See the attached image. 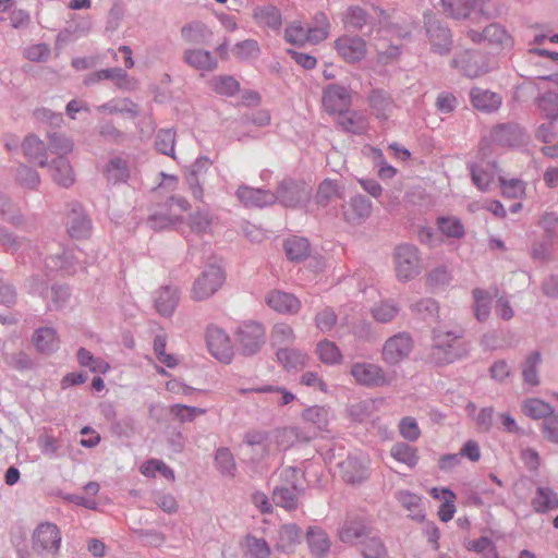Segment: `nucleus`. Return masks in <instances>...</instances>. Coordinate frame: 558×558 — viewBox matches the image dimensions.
<instances>
[{
    "instance_id": "nucleus-31",
    "label": "nucleus",
    "mask_w": 558,
    "mask_h": 558,
    "mask_svg": "<svg viewBox=\"0 0 558 558\" xmlns=\"http://www.w3.org/2000/svg\"><path fill=\"white\" fill-rule=\"evenodd\" d=\"M303 492V487L275 486L271 499L276 506L293 511L298 509L299 498Z\"/></svg>"
},
{
    "instance_id": "nucleus-34",
    "label": "nucleus",
    "mask_w": 558,
    "mask_h": 558,
    "mask_svg": "<svg viewBox=\"0 0 558 558\" xmlns=\"http://www.w3.org/2000/svg\"><path fill=\"white\" fill-rule=\"evenodd\" d=\"M542 355L538 351H533L525 356L521 364L523 383L530 387H537L541 384L539 366Z\"/></svg>"
},
{
    "instance_id": "nucleus-24",
    "label": "nucleus",
    "mask_w": 558,
    "mask_h": 558,
    "mask_svg": "<svg viewBox=\"0 0 558 558\" xmlns=\"http://www.w3.org/2000/svg\"><path fill=\"white\" fill-rule=\"evenodd\" d=\"M93 28L90 16H81L78 14L70 15L68 26L61 29L57 36L58 41H68L72 38L87 36Z\"/></svg>"
},
{
    "instance_id": "nucleus-28",
    "label": "nucleus",
    "mask_w": 558,
    "mask_h": 558,
    "mask_svg": "<svg viewBox=\"0 0 558 558\" xmlns=\"http://www.w3.org/2000/svg\"><path fill=\"white\" fill-rule=\"evenodd\" d=\"M22 148L29 161L43 168L48 166L47 146L37 135L28 134L22 143Z\"/></svg>"
},
{
    "instance_id": "nucleus-22",
    "label": "nucleus",
    "mask_w": 558,
    "mask_h": 558,
    "mask_svg": "<svg viewBox=\"0 0 558 558\" xmlns=\"http://www.w3.org/2000/svg\"><path fill=\"white\" fill-rule=\"evenodd\" d=\"M470 100L475 109L485 113L496 112L502 104L499 94L480 87L471 89Z\"/></svg>"
},
{
    "instance_id": "nucleus-54",
    "label": "nucleus",
    "mask_w": 558,
    "mask_h": 558,
    "mask_svg": "<svg viewBox=\"0 0 558 558\" xmlns=\"http://www.w3.org/2000/svg\"><path fill=\"white\" fill-rule=\"evenodd\" d=\"M411 311L423 320L437 317L439 306L434 299L425 298L411 304Z\"/></svg>"
},
{
    "instance_id": "nucleus-25",
    "label": "nucleus",
    "mask_w": 558,
    "mask_h": 558,
    "mask_svg": "<svg viewBox=\"0 0 558 558\" xmlns=\"http://www.w3.org/2000/svg\"><path fill=\"white\" fill-rule=\"evenodd\" d=\"M179 300V289L173 286H166L156 291L154 303L157 312L160 315L169 317L173 314L175 307L178 306Z\"/></svg>"
},
{
    "instance_id": "nucleus-15",
    "label": "nucleus",
    "mask_w": 558,
    "mask_h": 558,
    "mask_svg": "<svg viewBox=\"0 0 558 558\" xmlns=\"http://www.w3.org/2000/svg\"><path fill=\"white\" fill-rule=\"evenodd\" d=\"M341 475L344 482L360 484L368 478V459L365 456H349L340 463Z\"/></svg>"
},
{
    "instance_id": "nucleus-38",
    "label": "nucleus",
    "mask_w": 558,
    "mask_h": 558,
    "mask_svg": "<svg viewBox=\"0 0 558 558\" xmlns=\"http://www.w3.org/2000/svg\"><path fill=\"white\" fill-rule=\"evenodd\" d=\"M284 251L289 259L293 262H302L310 255L311 245L307 239L301 236H292L284 241Z\"/></svg>"
},
{
    "instance_id": "nucleus-21",
    "label": "nucleus",
    "mask_w": 558,
    "mask_h": 558,
    "mask_svg": "<svg viewBox=\"0 0 558 558\" xmlns=\"http://www.w3.org/2000/svg\"><path fill=\"white\" fill-rule=\"evenodd\" d=\"M266 303L274 311L281 314L294 315L301 308V301L293 294L274 290L266 296Z\"/></svg>"
},
{
    "instance_id": "nucleus-5",
    "label": "nucleus",
    "mask_w": 558,
    "mask_h": 558,
    "mask_svg": "<svg viewBox=\"0 0 558 558\" xmlns=\"http://www.w3.org/2000/svg\"><path fill=\"white\" fill-rule=\"evenodd\" d=\"M312 196V189L302 181L292 179L282 180L275 193L276 202L284 207H302L306 205Z\"/></svg>"
},
{
    "instance_id": "nucleus-14",
    "label": "nucleus",
    "mask_w": 558,
    "mask_h": 558,
    "mask_svg": "<svg viewBox=\"0 0 558 558\" xmlns=\"http://www.w3.org/2000/svg\"><path fill=\"white\" fill-rule=\"evenodd\" d=\"M339 538L344 544L363 545V551L365 548L369 547V539H374L375 537H369V529L364 521L352 519L344 521L339 530Z\"/></svg>"
},
{
    "instance_id": "nucleus-10",
    "label": "nucleus",
    "mask_w": 558,
    "mask_h": 558,
    "mask_svg": "<svg viewBox=\"0 0 558 558\" xmlns=\"http://www.w3.org/2000/svg\"><path fill=\"white\" fill-rule=\"evenodd\" d=\"M413 349V339L408 332H398L388 338L383 347V360L388 365H397L405 360Z\"/></svg>"
},
{
    "instance_id": "nucleus-16",
    "label": "nucleus",
    "mask_w": 558,
    "mask_h": 558,
    "mask_svg": "<svg viewBox=\"0 0 558 558\" xmlns=\"http://www.w3.org/2000/svg\"><path fill=\"white\" fill-rule=\"evenodd\" d=\"M351 105L350 90L342 85L331 84L327 86L323 95V106L328 113L343 112Z\"/></svg>"
},
{
    "instance_id": "nucleus-33",
    "label": "nucleus",
    "mask_w": 558,
    "mask_h": 558,
    "mask_svg": "<svg viewBox=\"0 0 558 558\" xmlns=\"http://www.w3.org/2000/svg\"><path fill=\"white\" fill-rule=\"evenodd\" d=\"M531 505L535 512L546 513L558 509V493L551 487L538 486Z\"/></svg>"
},
{
    "instance_id": "nucleus-3",
    "label": "nucleus",
    "mask_w": 558,
    "mask_h": 558,
    "mask_svg": "<svg viewBox=\"0 0 558 558\" xmlns=\"http://www.w3.org/2000/svg\"><path fill=\"white\" fill-rule=\"evenodd\" d=\"M189 202L182 196H170L154 214L147 219V225L153 230L167 229L178 221H181V214L189 209Z\"/></svg>"
},
{
    "instance_id": "nucleus-19",
    "label": "nucleus",
    "mask_w": 558,
    "mask_h": 558,
    "mask_svg": "<svg viewBox=\"0 0 558 558\" xmlns=\"http://www.w3.org/2000/svg\"><path fill=\"white\" fill-rule=\"evenodd\" d=\"M372 202L364 195L357 194L343 206L344 220L352 225H361L372 213Z\"/></svg>"
},
{
    "instance_id": "nucleus-57",
    "label": "nucleus",
    "mask_w": 558,
    "mask_h": 558,
    "mask_svg": "<svg viewBox=\"0 0 558 558\" xmlns=\"http://www.w3.org/2000/svg\"><path fill=\"white\" fill-rule=\"evenodd\" d=\"M437 223L441 233L449 238L460 239L464 235V227L457 217H440Z\"/></svg>"
},
{
    "instance_id": "nucleus-29",
    "label": "nucleus",
    "mask_w": 558,
    "mask_h": 558,
    "mask_svg": "<svg viewBox=\"0 0 558 558\" xmlns=\"http://www.w3.org/2000/svg\"><path fill=\"white\" fill-rule=\"evenodd\" d=\"M32 342L36 350L43 354H51L59 348V337L57 330L52 327H39L32 337Z\"/></svg>"
},
{
    "instance_id": "nucleus-35",
    "label": "nucleus",
    "mask_w": 558,
    "mask_h": 558,
    "mask_svg": "<svg viewBox=\"0 0 558 558\" xmlns=\"http://www.w3.org/2000/svg\"><path fill=\"white\" fill-rule=\"evenodd\" d=\"M49 170L52 177V180L63 186L69 187L74 183V173L73 169L65 158H56L49 165Z\"/></svg>"
},
{
    "instance_id": "nucleus-18",
    "label": "nucleus",
    "mask_w": 558,
    "mask_h": 558,
    "mask_svg": "<svg viewBox=\"0 0 558 558\" xmlns=\"http://www.w3.org/2000/svg\"><path fill=\"white\" fill-rule=\"evenodd\" d=\"M238 199L245 207H264L276 203L275 193L270 190L241 185L235 192Z\"/></svg>"
},
{
    "instance_id": "nucleus-60",
    "label": "nucleus",
    "mask_w": 558,
    "mask_h": 558,
    "mask_svg": "<svg viewBox=\"0 0 558 558\" xmlns=\"http://www.w3.org/2000/svg\"><path fill=\"white\" fill-rule=\"evenodd\" d=\"M399 307L392 301H384L373 306L372 315L379 323H389L398 314Z\"/></svg>"
},
{
    "instance_id": "nucleus-64",
    "label": "nucleus",
    "mask_w": 558,
    "mask_h": 558,
    "mask_svg": "<svg viewBox=\"0 0 558 558\" xmlns=\"http://www.w3.org/2000/svg\"><path fill=\"white\" fill-rule=\"evenodd\" d=\"M215 461L218 470L223 475L233 476L235 470V462L233 454L228 448H219L216 451Z\"/></svg>"
},
{
    "instance_id": "nucleus-37",
    "label": "nucleus",
    "mask_w": 558,
    "mask_h": 558,
    "mask_svg": "<svg viewBox=\"0 0 558 558\" xmlns=\"http://www.w3.org/2000/svg\"><path fill=\"white\" fill-rule=\"evenodd\" d=\"M107 180L113 184L125 182L130 177L129 163L122 157H112L105 167Z\"/></svg>"
},
{
    "instance_id": "nucleus-13",
    "label": "nucleus",
    "mask_w": 558,
    "mask_h": 558,
    "mask_svg": "<svg viewBox=\"0 0 558 558\" xmlns=\"http://www.w3.org/2000/svg\"><path fill=\"white\" fill-rule=\"evenodd\" d=\"M60 543L61 533L53 523H40L33 533V547L36 550L56 553L60 548Z\"/></svg>"
},
{
    "instance_id": "nucleus-4",
    "label": "nucleus",
    "mask_w": 558,
    "mask_h": 558,
    "mask_svg": "<svg viewBox=\"0 0 558 558\" xmlns=\"http://www.w3.org/2000/svg\"><path fill=\"white\" fill-rule=\"evenodd\" d=\"M395 265L400 281H409L420 275L422 259L417 247L408 243L398 245L395 250Z\"/></svg>"
},
{
    "instance_id": "nucleus-53",
    "label": "nucleus",
    "mask_w": 558,
    "mask_h": 558,
    "mask_svg": "<svg viewBox=\"0 0 558 558\" xmlns=\"http://www.w3.org/2000/svg\"><path fill=\"white\" fill-rule=\"evenodd\" d=\"M270 341L274 347L286 348L293 343L294 332L290 325L286 323H278L272 327Z\"/></svg>"
},
{
    "instance_id": "nucleus-52",
    "label": "nucleus",
    "mask_w": 558,
    "mask_h": 558,
    "mask_svg": "<svg viewBox=\"0 0 558 558\" xmlns=\"http://www.w3.org/2000/svg\"><path fill=\"white\" fill-rule=\"evenodd\" d=\"M48 149L58 155V158H64L73 150V142L64 134L51 133L48 135Z\"/></svg>"
},
{
    "instance_id": "nucleus-46",
    "label": "nucleus",
    "mask_w": 558,
    "mask_h": 558,
    "mask_svg": "<svg viewBox=\"0 0 558 558\" xmlns=\"http://www.w3.org/2000/svg\"><path fill=\"white\" fill-rule=\"evenodd\" d=\"M474 299V314L478 322H485L490 315L492 296L488 291L475 288L472 291Z\"/></svg>"
},
{
    "instance_id": "nucleus-43",
    "label": "nucleus",
    "mask_w": 558,
    "mask_h": 558,
    "mask_svg": "<svg viewBox=\"0 0 558 558\" xmlns=\"http://www.w3.org/2000/svg\"><path fill=\"white\" fill-rule=\"evenodd\" d=\"M310 31V43L318 44L325 40L330 32V23L324 12H317L311 25L306 26Z\"/></svg>"
},
{
    "instance_id": "nucleus-55",
    "label": "nucleus",
    "mask_w": 558,
    "mask_h": 558,
    "mask_svg": "<svg viewBox=\"0 0 558 558\" xmlns=\"http://www.w3.org/2000/svg\"><path fill=\"white\" fill-rule=\"evenodd\" d=\"M29 243L31 241L28 239L19 238L5 227H0V245L4 252L14 254Z\"/></svg>"
},
{
    "instance_id": "nucleus-20",
    "label": "nucleus",
    "mask_w": 558,
    "mask_h": 558,
    "mask_svg": "<svg viewBox=\"0 0 558 558\" xmlns=\"http://www.w3.org/2000/svg\"><path fill=\"white\" fill-rule=\"evenodd\" d=\"M338 125L345 133L353 135H362L368 130V118L362 111L357 110H344L338 114Z\"/></svg>"
},
{
    "instance_id": "nucleus-8",
    "label": "nucleus",
    "mask_w": 558,
    "mask_h": 558,
    "mask_svg": "<svg viewBox=\"0 0 558 558\" xmlns=\"http://www.w3.org/2000/svg\"><path fill=\"white\" fill-rule=\"evenodd\" d=\"M236 341L241 354H256L265 343V328L260 323H243L236 331Z\"/></svg>"
},
{
    "instance_id": "nucleus-1",
    "label": "nucleus",
    "mask_w": 558,
    "mask_h": 558,
    "mask_svg": "<svg viewBox=\"0 0 558 558\" xmlns=\"http://www.w3.org/2000/svg\"><path fill=\"white\" fill-rule=\"evenodd\" d=\"M463 335L462 328L452 330L445 326L434 328L429 361L436 365H447L464 357L469 352V347L462 341Z\"/></svg>"
},
{
    "instance_id": "nucleus-63",
    "label": "nucleus",
    "mask_w": 558,
    "mask_h": 558,
    "mask_svg": "<svg viewBox=\"0 0 558 558\" xmlns=\"http://www.w3.org/2000/svg\"><path fill=\"white\" fill-rule=\"evenodd\" d=\"M191 230L197 234H206L211 229V217L207 211H196L189 217Z\"/></svg>"
},
{
    "instance_id": "nucleus-7",
    "label": "nucleus",
    "mask_w": 558,
    "mask_h": 558,
    "mask_svg": "<svg viewBox=\"0 0 558 558\" xmlns=\"http://www.w3.org/2000/svg\"><path fill=\"white\" fill-rule=\"evenodd\" d=\"M65 228L68 234L75 240L87 239L92 234L93 223L86 210L78 202L66 205Z\"/></svg>"
},
{
    "instance_id": "nucleus-47",
    "label": "nucleus",
    "mask_w": 558,
    "mask_h": 558,
    "mask_svg": "<svg viewBox=\"0 0 558 558\" xmlns=\"http://www.w3.org/2000/svg\"><path fill=\"white\" fill-rule=\"evenodd\" d=\"M277 359L288 371L298 369L305 364L306 354L289 348H280L277 351Z\"/></svg>"
},
{
    "instance_id": "nucleus-61",
    "label": "nucleus",
    "mask_w": 558,
    "mask_h": 558,
    "mask_svg": "<svg viewBox=\"0 0 558 558\" xmlns=\"http://www.w3.org/2000/svg\"><path fill=\"white\" fill-rule=\"evenodd\" d=\"M101 74L104 80L114 81L117 86L122 89H132L135 82L129 78L128 73L119 66L102 69Z\"/></svg>"
},
{
    "instance_id": "nucleus-58",
    "label": "nucleus",
    "mask_w": 558,
    "mask_h": 558,
    "mask_svg": "<svg viewBox=\"0 0 558 558\" xmlns=\"http://www.w3.org/2000/svg\"><path fill=\"white\" fill-rule=\"evenodd\" d=\"M175 133L171 129L160 130L155 140V146L163 155L174 157Z\"/></svg>"
},
{
    "instance_id": "nucleus-44",
    "label": "nucleus",
    "mask_w": 558,
    "mask_h": 558,
    "mask_svg": "<svg viewBox=\"0 0 558 558\" xmlns=\"http://www.w3.org/2000/svg\"><path fill=\"white\" fill-rule=\"evenodd\" d=\"M303 532L294 523L284 524L278 532V548L288 550L302 539Z\"/></svg>"
},
{
    "instance_id": "nucleus-42",
    "label": "nucleus",
    "mask_w": 558,
    "mask_h": 558,
    "mask_svg": "<svg viewBox=\"0 0 558 558\" xmlns=\"http://www.w3.org/2000/svg\"><path fill=\"white\" fill-rule=\"evenodd\" d=\"M0 219L13 226H21L24 222L20 207L3 194H0Z\"/></svg>"
},
{
    "instance_id": "nucleus-50",
    "label": "nucleus",
    "mask_w": 558,
    "mask_h": 558,
    "mask_svg": "<svg viewBox=\"0 0 558 558\" xmlns=\"http://www.w3.org/2000/svg\"><path fill=\"white\" fill-rule=\"evenodd\" d=\"M537 107L544 118L549 121L558 119V94L555 92H546L537 98Z\"/></svg>"
},
{
    "instance_id": "nucleus-32",
    "label": "nucleus",
    "mask_w": 558,
    "mask_h": 558,
    "mask_svg": "<svg viewBox=\"0 0 558 558\" xmlns=\"http://www.w3.org/2000/svg\"><path fill=\"white\" fill-rule=\"evenodd\" d=\"M306 541L311 554L315 558H325L330 550L331 542L327 533L317 526L308 527L306 532Z\"/></svg>"
},
{
    "instance_id": "nucleus-36",
    "label": "nucleus",
    "mask_w": 558,
    "mask_h": 558,
    "mask_svg": "<svg viewBox=\"0 0 558 558\" xmlns=\"http://www.w3.org/2000/svg\"><path fill=\"white\" fill-rule=\"evenodd\" d=\"M484 38L488 44L500 49H511L513 47L512 36L498 23H492L484 28Z\"/></svg>"
},
{
    "instance_id": "nucleus-49",
    "label": "nucleus",
    "mask_w": 558,
    "mask_h": 558,
    "mask_svg": "<svg viewBox=\"0 0 558 558\" xmlns=\"http://www.w3.org/2000/svg\"><path fill=\"white\" fill-rule=\"evenodd\" d=\"M210 88L221 96L231 97L239 90V82L230 75L214 76L209 82Z\"/></svg>"
},
{
    "instance_id": "nucleus-12",
    "label": "nucleus",
    "mask_w": 558,
    "mask_h": 558,
    "mask_svg": "<svg viewBox=\"0 0 558 558\" xmlns=\"http://www.w3.org/2000/svg\"><path fill=\"white\" fill-rule=\"evenodd\" d=\"M492 141L504 147H520L527 143L526 132L515 123L496 125L490 133Z\"/></svg>"
},
{
    "instance_id": "nucleus-17",
    "label": "nucleus",
    "mask_w": 558,
    "mask_h": 558,
    "mask_svg": "<svg viewBox=\"0 0 558 558\" xmlns=\"http://www.w3.org/2000/svg\"><path fill=\"white\" fill-rule=\"evenodd\" d=\"M338 54L347 62H357L366 53V43L359 36H341L335 41Z\"/></svg>"
},
{
    "instance_id": "nucleus-40",
    "label": "nucleus",
    "mask_w": 558,
    "mask_h": 558,
    "mask_svg": "<svg viewBox=\"0 0 558 558\" xmlns=\"http://www.w3.org/2000/svg\"><path fill=\"white\" fill-rule=\"evenodd\" d=\"M441 5L450 17L460 20L470 16L475 9L476 0H441Z\"/></svg>"
},
{
    "instance_id": "nucleus-39",
    "label": "nucleus",
    "mask_w": 558,
    "mask_h": 558,
    "mask_svg": "<svg viewBox=\"0 0 558 558\" xmlns=\"http://www.w3.org/2000/svg\"><path fill=\"white\" fill-rule=\"evenodd\" d=\"M495 168L496 166L489 162L471 166L472 181L478 190L483 192L488 190L495 178Z\"/></svg>"
},
{
    "instance_id": "nucleus-23",
    "label": "nucleus",
    "mask_w": 558,
    "mask_h": 558,
    "mask_svg": "<svg viewBox=\"0 0 558 558\" xmlns=\"http://www.w3.org/2000/svg\"><path fill=\"white\" fill-rule=\"evenodd\" d=\"M211 161L207 157H199L191 166L189 173L186 174V182L189 189L195 199L202 201L204 196L203 180L202 178L208 171Z\"/></svg>"
},
{
    "instance_id": "nucleus-27",
    "label": "nucleus",
    "mask_w": 558,
    "mask_h": 558,
    "mask_svg": "<svg viewBox=\"0 0 558 558\" xmlns=\"http://www.w3.org/2000/svg\"><path fill=\"white\" fill-rule=\"evenodd\" d=\"M368 102L372 113L384 121L391 117L396 107L391 96L383 89H373L368 96Z\"/></svg>"
},
{
    "instance_id": "nucleus-41",
    "label": "nucleus",
    "mask_w": 558,
    "mask_h": 558,
    "mask_svg": "<svg viewBox=\"0 0 558 558\" xmlns=\"http://www.w3.org/2000/svg\"><path fill=\"white\" fill-rule=\"evenodd\" d=\"M461 62L463 73L469 77H477L485 74L488 71V66L484 63L483 58L478 54H468L466 59H462ZM460 60L453 58L451 60V66L458 68Z\"/></svg>"
},
{
    "instance_id": "nucleus-26",
    "label": "nucleus",
    "mask_w": 558,
    "mask_h": 558,
    "mask_svg": "<svg viewBox=\"0 0 558 558\" xmlns=\"http://www.w3.org/2000/svg\"><path fill=\"white\" fill-rule=\"evenodd\" d=\"M183 61L191 68L204 72H211L218 66V60L210 51L197 48L186 49Z\"/></svg>"
},
{
    "instance_id": "nucleus-2",
    "label": "nucleus",
    "mask_w": 558,
    "mask_h": 558,
    "mask_svg": "<svg viewBox=\"0 0 558 558\" xmlns=\"http://www.w3.org/2000/svg\"><path fill=\"white\" fill-rule=\"evenodd\" d=\"M350 374L360 386L374 388L389 386L396 380V373H386L381 366L369 362H355Z\"/></svg>"
},
{
    "instance_id": "nucleus-45",
    "label": "nucleus",
    "mask_w": 558,
    "mask_h": 558,
    "mask_svg": "<svg viewBox=\"0 0 558 558\" xmlns=\"http://www.w3.org/2000/svg\"><path fill=\"white\" fill-rule=\"evenodd\" d=\"M522 411L533 420L544 421L555 412L550 404L537 398L526 399L522 404Z\"/></svg>"
},
{
    "instance_id": "nucleus-62",
    "label": "nucleus",
    "mask_w": 558,
    "mask_h": 558,
    "mask_svg": "<svg viewBox=\"0 0 558 558\" xmlns=\"http://www.w3.org/2000/svg\"><path fill=\"white\" fill-rule=\"evenodd\" d=\"M206 410L184 404H173L170 407V413L181 423L193 422L196 416L205 414Z\"/></svg>"
},
{
    "instance_id": "nucleus-9",
    "label": "nucleus",
    "mask_w": 558,
    "mask_h": 558,
    "mask_svg": "<svg viewBox=\"0 0 558 558\" xmlns=\"http://www.w3.org/2000/svg\"><path fill=\"white\" fill-rule=\"evenodd\" d=\"M424 24L432 50L441 56L449 53L452 45L449 27L432 13L424 15Z\"/></svg>"
},
{
    "instance_id": "nucleus-30",
    "label": "nucleus",
    "mask_w": 558,
    "mask_h": 558,
    "mask_svg": "<svg viewBox=\"0 0 558 558\" xmlns=\"http://www.w3.org/2000/svg\"><path fill=\"white\" fill-rule=\"evenodd\" d=\"M182 39L191 45H205L213 37L210 28L201 21H192L181 28Z\"/></svg>"
},
{
    "instance_id": "nucleus-48",
    "label": "nucleus",
    "mask_w": 558,
    "mask_h": 558,
    "mask_svg": "<svg viewBox=\"0 0 558 558\" xmlns=\"http://www.w3.org/2000/svg\"><path fill=\"white\" fill-rule=\"evenodd\" d=\"M390 453L393 459L409 468H414L418 462L417 450L405 442L395 444L391 447Z\"/></svg>"
},
{
    "instance_id": "nucleus-51",
    "label": "nucleus",
    "mask_w": 558,
    "mask_h": 558,
    "mask_svg": "<svg viewBox=\"0 0 558 558\" xmlns=\"http://www.w3.org/2000/svg\"><path fill=\"white\" fill-rule=\"evenodd\" d=\"M316 353L324 364L333 365L342 361L339 348L329 340L319 341L316 345Z\"/></svg>"
},
{
    "instance_id": "nucleus-6",
    "label": "nucleus",
    "mask_w": 558,
    "mask_h": 558,
    "mask_svg": "<svg viewBox=\"0 0 558 558\" xmlns=\"http://www.w3.org/2000/svg\"><path fill=\"white\" fill-rule=\"evenodd\" d=\"M226 275L218 265H209L194 281L191 296L195 301H204L215 294L223 284Z\"/></svg>"
},
{
    "instance_id": "nucleus-56",
    "label": "nucleus",
    "mask_w": 558,
    "mask_h": 558,
    "mask_svg": "<svg viewBox=\"0 0 558 558\" xmlns=\"http://www.w3.org/2000/svg\"><path fill=\"white\" fill-rule=\"evenodd\" d=\"M254 17L259 24H264L271 28H278L281 24L280 13L272 5L256 8L254 11Z\"/></svg>"
},
{
    "instance_id": "nucleus-11",
    "label": "nucleus",
    "mask_w": 558,
    "mask_h": 558,
    "mask_svg": "<svg viewBox=\"0 0 558 558\" xmlns=\"http://www.w3.org/2000/svg\"><path fill=\"white\" fill-rule=\"evenodd\" d=\"M206 343L209 352L220 362L230 363L233 357L231 340L227 332L218 326L210 325L206 329Z\"/></svg>"
},
{
    "instance_id": "nucleus-59",
    "label": "nucleus",
    "mask_w": 558,
    "mask_h": 558,
    "mask_svg": "<svg viewBox=\"0 0 558 558\" xmlns=\"http://www.w3.org/2000/svg\"><path fill=\"white\" fill-rule=\"evenodd\" d=\"M143 475L154 477L157 472L161 473L167 480H174V472L163 461L150 459L141 466Z\"/></svg>"
}]
</instances>
